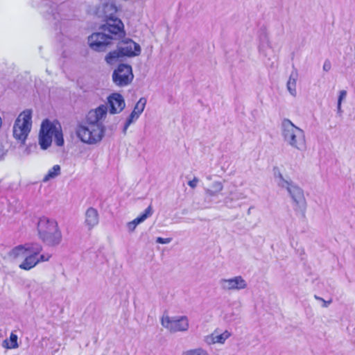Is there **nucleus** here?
Instances as JSON below:
<instances>
[{
  "instance_id": "14",
  "label": "nucleus",
  "mask_w": 355,
  "mask_h": 355,
  "mask_svg": "<svg viewBox=\"0 0 355 355\" xmlns=\"http://www.w3.org/2000/svg\"><path fill=\"white\" fill-rule=\"evenodd\" d=\"M230 336L231 334L227 331H225L223 333L220 334H216L215 333H214L211 336L207 337L206 342L208 344H223Z\"/></svg>"
},
{
  "instance_id": "35",
  "label": "nucleus",
  "mask_w": 355,
  "mask_h": 355,
  "mask_svg": "<svg viewBox=\"0 0 355 355\" xmlns=\"http://www.w3.org/2000/svg\"><path fill=\"white\" fill-rule=\"evenodd\" d=\"M171 241H172L171 238L157 237L156 239V243H160V244H167V243H169Z\"/></svg>"
},
{
  "instance_id": "3",
  "label": "nucleus",
  "mask_w": 355,
  "mask_h": 355,
  "mask_svg": "<svg viewBox=\"0 0 355 355\" xmlns=\"http://www.w3.org/2000/svg\"><path fill=\"white\" fill-rule=\"evenodd\" d=\"M38 238L49 247H57L62 241V231L53 218L42 216L37 223Z\"/></svg>"
},
{
  "instance_id": "33",
  "label": "nucleus",
  "mask_w": 355,
  "mask_h": 355,
  "mask_svg": "<svg viewBox=\"0 0 355 355\" xmlns=\"http://www.w3.org/2000/svg\"><path fill=\"white\" fill-rule=\"evenodd\" d=\"M314 298L318 301H321L322 302V307L327 308L328 306L331 304L332 299L329 300H324L322 297L318 296L317 295H314Z\"/></svg>"
},
{
  "instance_id": "42",
  "label": "nucleus",
  "mask_w": 355,
  "mask_h": 355,
  "mask_svg": "<svg viewBox=\"0 0 355 355\" xmlns=\"http://www.w3.org/2000/svg\"><path fill=\"white\" fill-rule=\"evenodd\" d=\"M3 343H6L8 345L7 340H4Z\"/></svg>"
},
{
  "instance_id": "18",
  "label": "nucleus",
  "mask_w": 355,
  "mask_h": 355,
  "mask_svg": "<svg viewBox=\"0 0 355 355\" xmlns=\"http://www.w3.org/2000/svg\"><path fill=\"white\" fill-rule=\"evenodd\" d=\"M26 249L25 245H19L15 247L9 253L10 257L18 259L26 256Z\"/></svg>"
},
{
  "instance_id": "10",
  "label": "nucleus",
  "mask_w": 355,
  "mask_h": 355,
  "mask_svg": "<svg viewBox=\"0 0 355 355\" xmlns=\"http://www.w3.org/2000/svg\"><path fill=\"white\" fill-rule=\"evenodd\" d=\"M219 284L223 290H241L247 287L245 280L241 276H236L230 279H221Z\"/></svg>"
},
{
  "instance_id": "17",
  "label": "nucleus",
  "mask_w": 355,
  "mask_h": 355,
  "mask_svg": "<svg viewBox=\"0 0 355 355\" xmlns=\"http://www.w3.org/2000/svg\"><path fill=\"white\" fill-rule=\"evenodd\" d=\"M37 263L38 261H35V257L28 254L25 257L19 267L22 270H29L34 268Z\"/></svg>"
},
{
  "instance_id": "24",
  "label": "nucleus",
  "mask_w": 355,
  "mask_h": 355,
  "mask_svg": "<svg viewBox=\"0 0 355 355\" xmlns=\"http://www.w3.org/2000/svg\"><path fill=\"white\" fill-rule=\"evenodd\" d=\"M146 101H147L145 98H141L136 103L132 111H136V114H137L139 116L143 112L145 108Z\"/></svg>"
},
{
  "instance_id": "16",
  "label": "nucleus",
  "mask_w": 355,
  "mask_h": 355,
  "mask_svg": "<svg viewBox=\"0 0 355 355\" xmlns=\"http://www.w3.org/2000/svg\"><path fill=\"white\" fill-rule=\"evenodd\" d=\"M58 130V128L51 123L49 119H45L42 123L40 132L44 135L52 136Z\"/></svg>"
},
{
  "instance_id": "20",
  "label": "nucleus",
  "mask_w": 355,
  "mask_h": 355,
  "mask_svg": "<svg viewBox=\"0 0 355 355\" xmlns=\"http://www.w3.org/2000/svg\"><path fill=\"white\" fill-rule=\"evenodd\" d=\"M274 175L277 184L279 187L285 188L287 190L288 187L293 184L291 181H288L284 178L279 171H277V172L275 171Z\"/></svg>"
},
{
  "instance_id": "11",
  "label": "nucleus",
  "mask_w": 355,
  "mask_h": 355,
  "mask_svg": "<svg viewBox=\"0 0 355 355\" xmlns=\"http://www.w3.org/2000/svg\"><path fill=\"white\" fill-rule=\"evenodd\" d=\"M109 112L112 114L120 113L125 107L123 96L119 93H113L107 98Z\"/></svg>"
},
{
  "instance_id": "29",
  "label": "nucleus",
  "mask_w": 355,
  "mask_h": 355,
  "mask_svg": "<svg viewBox=\"0 0 355 355\" xmlns=\"http://www.w3.org/2000/svg\"><path fill=\"white\" fill-rule=\"evenodd\" d=\"M58 10V6L55 3H51L49 6V8L46 10L47 12L51 15L54 19H57V12Z\"/></svg>"
},
{
  "instance_id": "7",
  "label": "nucleus",
  "mask_w": 355,
  "mask_h": 355,
  "mask_svg": "<svg viewBox=\"0 0 355 355\" xmlns=\"http://www.w3.org/2000/svg\"><path fill=\"white\" fill-rule=\"evenodd\" d=\"M112 78L114 84L118 87H126L134 79V74L131 65L125 63L119 64L113 71Z\"/></svg>"
},
{
  "instance_id": "21",
  "label": "nucleus",
  "mask_w": 355,
  "mask_h": 355,
  "mask_svg": "<svg viewBox=\"0 0 355 355\" xmlns=\"http://www.w3.org/2000/svg\"><path fill=\"white\" fill-rule=\"evenodd\" d=\"M60 166L58 164L54 165L49 170L47 173L43 178V182H46L51 179H53L60 174Z\"/></svg>"
},
{
  "instance_id": "4",
  "label": "nucleus",
  "mask_w": 355,
  "mask_h": 355,
  "mask_svg": "<svg viewBox=\"0 0 355 355\" xmlns=\"http://www.w3.org/2000/svg\"><path fill=\"white\" fill-rule=\"evenodd\" d=\"M141 51L139 44L132 39L126 38L117 43L116 49L109 52L105 58L106 62L113 64L118 61H122L125 57L132 58L140 55Z\"/></svg>"
},
{
  "instance_id": "27",
  "label": "nucleus",
  "mask_w": 355,
  "mask_h": 355,
  "mask_svg": "<svg viewBox=\"0 0 355 355\" xmlns=\"http://www.w3.org/2000/svg\"><path fill=\"white\" fill-rule=\"evenodd\" d=\"M259 43L270 42L266 28H261L259 34Z\"/></svg>"
},
{
  "instance_id": "39",
  "label": "nucleus",
  "mask_w": 355,
  "mask_h": 355,
  "mask_svg": "<svg viewBox=\"0 0 355 355\" xmlns=\"http://www.w3.org/2000/svg\"><path fill=\"white\" fill-rule=\"evenodd\" d=\"M205 192H206V194L209 196H216L218 193V192H215L214 190H213L212 189H207L205 190Z\"/></svg>"
},
{
  "instance_id": "13",
  "label": "nucleus",
  "mask_w": 355,
  "mask_h": 355,
  "mask_svg": "<svg viewBox=\"0 0 355 355\" xmlns=\"http://www.w3.org/2000/svg\"><path fill=\"white\" fill-rule=\"evenodd\" d=\"M153 213L152 205H150L142 214L138 216L132 221L128 223V230L130 232H133L136 228L137 225L144 222L146 219L152 216Z\"/></svg>"
},
{
  "instance_id": "26",
  "label": "nucleus",
  "mask_w": 355,
  "mask_h": 355,
  "mask_svg": "<svg viewBox=\"0 0 355 355\" xmlns=\"http://www.w3.org/2000/svg\"><path fill=\"white\" fill-rule=\"evenodd\" d=\"M271 48V43L270 42H261L259 44V51L260 53L263 55L264 56H266V51Z\"/></svg>"
},
{
  "instance_id": "6",
  "label": "nucleus",
  "mask_w": 355,
  "mask_h": 355,
  "mask_svg": "<svg viewBox=\"0 0 355 355\" xmlns=\"http://www.w3.org/2000/svg\"><path fill=\"white\" fill-rule=\"evenodd\" d=\"M32 112L30 110L21 112L15 121L13 137L21 144H24L32 125Z\"/></svg>"
},
{
  "instance_id": "37",
  "label": "nucleus",
  "mask_w": 355,
  "mask_h": 355,
  "mask_svg": "<svg viewBox=\"0 0 355 355\" xmlns=\"http://www.w3.org/2000/svg\"><path fill=\"white\" fill-rule=\"evenodd\" d=\"M331 68V62L329 60H326L323 64V70L324 71H329Z\"/></svg>"
},
{
  "instance_id": "30",
  "label": "nucleus",
  "mask_w": 355,
  "mask_h": 355,
  "mask_svg": "<svg viewBox=\"0 0 355 355\" xmlns=\"http://www.w3.org/2000/svg\"><path fill=\"white\" fill-rule=\"evenodd\" d=\"M243 198H245V196L243 193H236V194H234L233 197L226 198L225 199V203L227 206L232 207L229 204L233 200V199L239 200V199H243Z\"/></svg>"
},
{
  "instance_id": "40",
  "label": "nucleus",
  "mask_w": 355,
  "mask_h": 355,
  "mask_svg": "<svg viewBox=\"0 0 355 355\" xmlns=\"http://www.w3.org/2000/svg\"><path fill=\"white\" fill-rule=\"evenodd\" d=\"M337 109H338V113H341V112H342V110H341V103H338V105H337Z\"/></svg>"
},
{
  "instance_id": "34",
  "label": "nucleus",
  "mask_w": 355,
  "mask_h": 355,
  "mask_svg": "<svg viewBox=\"0 0 355 355\" xmlns=\"http://www.w3.org/2000/svg\"><path fill=\"white\" fill-rule=\"evenodd\" d=\"M51 257V255H50V254H48V255L41 254L39 257H37V256H35V261H38V263L40 262L47 261L49 260Z\"/></svg>"
},
{
  "instance_id": "1",
  "label": "nucleus",
  "mask_w": 355,
  "mask_h": 355,
  "mask_svg": "<svg viewBox=\"0 0 355 355\" xmlns=\"http://www.w3.org/2000/svg\"><path fill=\"white\" fill-rule=\"evenodd\" d=\"M118 11L115 3L106 2L102 6V17L105 23L100 29L102 32L94 33L88 37L90 48L98 52L105 51L114 40H119L125 35L124 25L122 21L116 16Z\"/></svg>"
},
{
  "instance_id": "38",
  "label": "nucleus",
  "mask_w": 355,
  "mask_h": 355,
  "mask_svg": "<svg viewBox=\"0 0 355 355\" xmlns=\"http://www.w3.org/2000/svg\"><path fill=\"white\" fill-rule=\"evenodd\" d=\"M198 181H199V180L195 177L192 180L189 181L188 185L190 187L194 189L196 187Z\"/></svg>"
},
{
  "instance_id": "15",
  "label": "nucleus",
  "mask_w": 355,
  "mask_h": 355,
  "mask_svg": "<svg viewBox=\"0 0 355 355\" xmlns=\"http://www.w3.org/2000/svg\"><path fill=\"white\" fill-rule=\"evenodd\" d=\"M298 77V73L296 69L293 70L288 78L286 86L289 93L293 96H295L297 94L296 92V82Z\"/></svg>"
},
{
  "instance_id": "25",
  "label": "nucleus",
  "mask_w": 355,
  "mask_h": 355,
  "mask_svg": "<svg viewBox=\"0 0 355 355\" xmlns=\"http://www.w3.org/2000/svg\"><path fill=\"white\" fill-rule=\"evenodd\" d=\"M54 141L58 146H62L64 145L63 135L61 130H58L54 134Z\"/></svg>"
},
{
  "instance_id": "8",
  "label": "nucleus",
  "mask_w": 355,
  "mask_h": 355,
  "mask_svg": "<svg viewBox=\"0 0 355 355\" xmlns=\"http://www.w3.org/2000/svg\"><path fill=\"white\" fill-rule=\"evenodd\" d=\"M161 324L171 333L187 331L189 327V318L186 315L170 317L163 315Z\"/></svg>"
},
{
  "instance_id": "2",
  "label": "nucleus",
  "mask_w": 355,
  "mask_h": 355,
  "mask_svg": "<svg viewBox=\"0 0 355 355\" xmlns=\"http://www.w3.org/2000/svg\"><path fill=\"white\" fill-rule=\"evenodd\" d=\"M107 112V106L101 105L95 110H90L86 116V121L78 125L77 135L86 144H96L103 139L105 128L100 120L105 117Z\"/></svg>"
},
{
  "instance_id": "31",
  "label": "nucleus",
  "mask_w": 355,
  "mask_h": 355,
  "mask_svg": "<svg viewBox=\"0 0 355 355\" xmlns=\"http://www.w3.org/2000/svg\"><path fill=\"white\" fill-rule=\"evenodd\" d=\"M10 345L7 346V348L15 349V348L18 347L17 336V335L12 333L10 336Z\"/></svg>"
},
{
  "instance_id": "28",
  "label": "nucleus",
  "mask_w": 355,
  "mask_h": 355,
  "mask_svg": "<svg viewBox=\"0 0 355 355\" xmlns=\"http://www.w3.org/2000/svg\"><path fill=\"white\" fill-rule=\"evenodd\" d=\"M184 355H209L207 351L198 348L195 349H190L184 352Z\"/></svg>"
},
{
  "instance_id": "5",
  "label": "nucleus",
  "mask_w": 355,
  "mask_h": 355,
  "mask_svg": "<svg viewBox=\"0 0 355 355\" xmlns=\"http://www.w3.org/2000/svg\"><path fill=\"white\" fill-rule=\"evenodd\" d=\"M284 140L291 146L304 150L306 148L304 132L295 125L289 119H284L282 123Z\"/></svg>"
},
{
  "instance_id": "9",
  "label": "nucleus",
  "mask_w": 355,
  "mask_h": 355,
  "mask_svg": "<svg viewBox=\"0 0 355 355\" xmlns=\"http://www.w3.org/2000/svg\"><path fill=\"white\" fill-rule=\"evenodd\" d=\"M296 207V211H300L304 215L306 208V201L304 195L303 190L295 184H292L287 189Z\"/></svg>"
},
{
  "instance_id": "36",
  "label": "nucleus",
  "mask_w": 355,
  "mask_h": 355,
  "mask_svg": "<svg viewBox=\"0 0 355 355\" xmlns=\"http://www.w3.org/2000/svg\"><path fill=\"white\" fill-rule=\"evenodd\" d=\"M347 96V92L345 90H341L339 92V96L338 98V103H341L342 101Z\"/></svg>"
},
{
  "instance_id": "12",
  "label": "nucleus",
  "mask_w": 355,
  "mask_h": 355,
  "mask_svg": "<svg viewBox=\"0 0 355 355\" xmlns=\"http://www.w3.org/2000/svg\"><path fill=\"white\" fill-rule=\"evenodd\" d=\"M99 221L98 212L93 208L89 207L85 212V224L89 230H91L94 227L98 225Z\"/></svg>"
},
{
  "instance_id": "22",
  "label": "nucleus",
  "mask_w": 355,
  "mask_h": 355,
  "mask_svg": "<svg viewBox=\"0 0 355 355\" xmlns=\"http://www.w3.org/2000/svg\"><path fill=\"white\" fill-rule=\"evenodd\" d=\"M52 143V136L40 132L39 144L42 149H47Z\"/></svg>"
},
{
  "instance_id": "32",
  "label": "nucleus",
  "mask_w": 355,
  "mask_h": 355,
  "mask_svg": "<svg viewBox=\"0 0 355 355\" xmlns=\"http://www.w3.org/2000/svg\"><path fill=\"white\" fill-rule=\"evenodd\" d=\"M211 188L215 192H218V193L223 190V186L220 182H214L212 184Z\"/></svg>"
},
{
  "instance_id": "23",
  "label": "nucleus",
  "mask_w": 355,
  "mask_h": 355,
  "mask_svg": "<svg viewBox=\"0 0 355 355\" xmlns=\"http://www.w3.org/2000/svg\"><path fill=\"white\" fill-rule=\"evenodd\" d=\"M139 115L136 114V111H132L128 118L127 119L123 128V132L124 135L126 134V131L128 128V127L130 125L131 123H132L135 120H137L139 118Z\"/></svg>"
},
{
  "instance_id": "41",
  "label": "nucleus",
  "mask_w": 355,
  "mask_h": 355,
  "mask_svg": "<svg viewBox=\"0 0 355 355\" xmlns=\"http://www.w3.org/2000/svg\"><path fill=\"white\" fill-rule=\"evenodd\" d=\"M250 209H251V208H250V209H248V214H250Z\"/></svg>"
},
{
  "instance_id": "19",
  "label": "nucleus",
  "mask_w": 355,
  "mask_h": 355,
  "mask_svg": "<svg viewBox=\"0 0 355 355\" xmlns=\"http://www.w3.org/2000/svg\"><path fill=\"white\" fill-rule=\"evenodd\" d=\"M26 249V252H29L30 255L37 256L42 251V246L39 243H30L24 244Z\"/></svg>"
}]
</instances>
